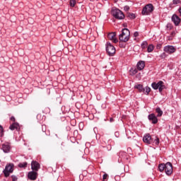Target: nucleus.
<instances>
[{
	"instance_id": "obj_27",
	"label": "nucleus",
	"mask_w": 181,
	"mask_h": 181,
	"mask_svg": "<svg viewBox=\"0 0 181 181\" xmlns=\"http://www.w3.org/2000/svg\"><path fill=\"white\" fill-rule=\"evenodd\" d=\"M76 5V0H71L70 1V6L74 7Z\"/></svg>"
},
{
	"instance_id": "obj_36",
	"label": "nucleus",
	"mask_w": 181,
	"mask_h": 181,
	"mask_svg": "<svg viewBox=\"0 0 181 181\" xmlns=\"http://www.w3.org/2000/svg\"><path fill=\"white\" fill-rule=\"evenodd\" d=\"M113 119H114L110 118V122H112Z\"/></svg>"
},
{
	"instance_id": "obj_2",
	"label": "nucleus",
	"mask_w": 181,
	"mask_h": 181,
	"mask_svg": "<svg viewBox=\"0 0 181 181\" xmlns=\"http://www.w3.org/2000/svg\"><path fill=\"white\" fill-rule=\"evenodd\" d=\"M111 15L115 18V19H124L125 18V16L124 15V13L121 11V10L118 8H112L111 11Z\"/></svg>"
},
{
	"instance_id": "obj_28",
	"label": "nucleus",
	"mask_w": 181,
	"mask_h": 181,
	"mask_svg": "<svg viewBox=\"0 0 181 181\" xmlns=\"http://www.w3.org/2000/svg\"><path fill=\"white\" fill-rule=\"evenodd\" d=\"M4 136V128L0 126V137Z\"/></svg>"
},
{
	"instance_id": "obj_22",
	"label": "nucleus",
	"mask_w": 181,
	"mask_h": 181,
	"mask_svg": "<svg viewBox=\"0 0 181 181\" xmlns=\"http://www.w3.org/2000/svg\"><path fill=\"white\" fill-rule=\"evenodd\" d=\"M147 52L151 53V52H153V46L152 45H148L147 48Z\"/></svg>"
},
{
	"instance_id": "obj_3",
	"label": "nucleus",
	"mask_w": 181,
	"mask_h": 181,
	"mask_svg": "<svg viewBox=\"0 0 181 181\" xmlns=\"http://www.w3.org/2000/svg\"><path fill=\"white\" fill-rule=\"evenodd\" d=\"M151 87L152 88H153V90H159L160 93H162V91L163 90V89L165 88V86L163 85V81H160L158 82V83H153L151 84Z\"/></svg>"
},
{
	"instance_id": "obj_26",
	"label": "nucleus",
	"mask_w": 181,
	"mask_h": 181,
	"mask_svg": "<svg viewBox=\"0 0 181 181\" xmlns=\"http://www.w3.org/2000/svg\"><path fill=\"white\" fill-rule=\"evenodd\" d=\"M128 17L130 18V19H135V14L129 13Z\"/></svg>"
},
{
	"instance_id": "obj_13",
	"label": "nucleus",
	"mask_w": 181,
	"mask_h": 181,
	"mask_svg": "<svg viewBox=\"0 0 181 181\" xmlns=\"http://www.w3.org/2000/svg\"><path fill=\"white\" fill-rule=\"evenodd\" d=\"M172 21L176 26L180 23V18L175 14L172 16Z\"/></svg>"
},
{
	"instance_id": "obj_12",
	"label": "nucleus",
	"mask_w": 181,
	"mask_h": 181,
	"mask_svg": "<svg viewBox=\"0 0 181 181\" xmlns=\"http://www.w3.org/2000/svg\"><path fill=\"white\" fill-rule=\"evenodd\" d=\"M36 177H37V173L35 171L28 173V179H30V180H36Z\"/></svg>"
},
{
	"instance_id": "obj_10",
	"label": "nucleus",
	"mask_w": 181,
	"mask_h": 181,
	"mask_svg": "<svg viewBox=\"0 0 181 181\" xmlns=\"http://www.w3.org/2000/svg\"><path fill=\"white\" fill-rule=\"evenodd\" d=\"M115 36H117L115 33H110L107 35V37L110 40H112L114 43H118V39H117Z\"/></svg>"
},
{
	"instance_id": "obj_25",
	"label": "nucleus",
	"mask_w": 181,
	"mask_h": 181,
	"mask_svg": "<svg viewBox=\"0 0 181 181\" xmlns=\"http://www.w3.org/2000/svg\"><path fill=\"white\" fill-rule=\"evenodd\" d=\"M27 165H28V163H20L18 165L19 168H26Z\"/></svg>"
},
{
	"instance_id": "obj_7",
	"label": "nucleus",
	"mask_w": 181,
	"mask_h": 181,
	"mask_svg": "<svg viewBox=\"0 0 181 181\" xmlns=\"http://www.w3.org/2000/svg\"><path fill=\"white\" fill-rule=\"evenodd\" d=\"M164 52L169 54H172V53H175V52H176V48L172 45H167L164 47Z\"/></svg>"
},
{
	"instance_id": "obj_35",
	"label": "nucleus",
	"mask_w": 181,
	"mask_h": 181,
	"mask_svg": "<svg viewBox=\"0 0 181 181\" xmlns=\"http://www.w3.org/2000/svg\"><path fill=\"white\" fill-rule=\"evenodd\" d=\"M163 56H165V53H163V54L160 55V57L163 58Z\"/></svg>"
},
{
	"instance_id": "obj_37",
	"label": "nucleus",
	"mask_w": 181,
	"mask_h": 181,
	"mask_svg": "<svg viewBox=\"0 0 181 181\" xmlns=\"http://www.w3.org/2000/svg\"><path fill=\"white\" fill-rule=\"evenodd\" d=\"M17 179L16 178H13V181H16Z\"/></svg>"
},
{
	"instance_id": "obj_34",
	"label": "nucleus",
	"mask_w": 181,
	"mask_h": 181,
	"mask_svg": "<svg viewBox=\"0 0 181 181\" xmlns=\"http://www.w3.org/2000/svg\"><path fill=\"white\" fill-rule=\"evenodd\" d=\"M11 121H13V122H15V117H11Z\"/></svg>"
},
{
	"instance_id": "obj_33",
	"label": "nucleus",
	"mask_w": 181,
	"mask_h": 181,
	"mask_svg": "<svg viewBox=\"0 0 181 181\" xmlns=\"http://www.w3.org/2000/svg\"><path fill=\"white\" fill-rule=\"evenodd\" d=\"M155 141H156V145H159V139L157 138Z\"/></svg>"
},
{
	"instance_id": "obj_16",
	"label": "nucleus",
	"mask_w": 181,
	"mask_h": 181,
	"mask_svg": "<svg viewBox=\"0 0 181 181\" xmlns=\"http://www.w3.org/2000/svg\"><path fill=\"white\" fill-rule=\"evenodd\" d=\"M134 88H136L139 90L140 93H144L145 92V88H144V86L141 84H138L134 86Z\"/></svg>"
},
{
	"instance_id": "obj_20",
	"label": "nucleus",
	"mask_w": 181,
	"mask_h": 181,
	"mask_svg": "<svg viewBox=\"0 0 181 181\" xmlns=\"http://www.w3.org/2000/svg\"><path fill=\"white\" fill-rule=\"evenodd\" d=\"M158 169L160 172H163V170H165V164L164 163L160 164L158 166Z\"/></svg>"
},
{
	"instance_id": "obj_23",
	"label": "nucleus",
	"mask_w": 181,
	"mask_h": 181,
	"mask_svg": "<svg viewBox=\"0 0 181 181\" xmlns=\"http://www.w3.org/2000/svg\"><path fill=\"white\" fill-rule=\"evenodd\" d=\"M144 91H145V93H146V95L149 94V93H151V88L146 86V87L144 88Z\"/></svg>"
},
{
	"instance_id": "obj_32",
	"label": "nucleus",
	"mask_w": 181,
	"mask_h": 181,
	"mask_svg": "<svg viewBox=\"0 0 181 181\" xmlns=\"http://www.w3.org/2000/svg\"><path fill=\"white\" fill-rule=\"evenodd\" d=\"M124 9V11H129V6H125Z\"/></svg>"
},
{
	"instance_id": "obj_1",
	"label": "nucleus",
	"mask_w": 181,
	"mask_h": 181,
	"mask_svg": "<svg viewBox=\"0 0 181 181\" xmlns=\"http://www.w3.org/2000/svg\"><path fill=\"white\" fill-rule=\"evenodd\" d=\"M131 33L128 28H124L122 30V34L119 35V39L121 42H128L129 40V36Z\"/></svg>"
},
{
	"instance_id": "obj_4",
	"label": "nucleus",
	"mask_w": 181,
	"mask_h": 181,
	"mask_svg": "<svg viewBox=\"0 0 181 181\" xmlns=\"http://www.w3.org/2000/svg\"><path fill=\"white\" fill-rule=\"evenodd\" d=\"M106 51L109 56H114L115 54V47L110 42H107L106 44Z\"/></svg>"
},
{
	"instance_id": "obj_31",
	"label": "nucleus",
	"mask_w": 181,
	"mask_h": 181,
	"mask_svg": "<svg viewBox=\"0 0 181 181\" xmlns=\"http://www.w3.org/2000/svg\"><path fill=\"white\" fill-rule=\"evenodd\" d=\"M107 177H108V175L104 174V175H103V181H105V179H107Z\"/></svg>"
},
{
	"instance_id": "obj_15",
	"label": "nucleus",
	"mask_w": 181,
	"mask_h": 181,
	"mask_svg": "<svg viewBox=\"0 0 181 181\" xmlns=\"http://www.w3.org/2000/svg\"><path fill=\"white\" fill-rule=\"evenodd\" d=\"M145 68V62L144 61H140L137 64V69L138 70H144Z\"/></svg>"
},
{
	"instance_id": "obj_18",
	"label": "nucleus",
	"mask_w": 181,
	"mask_h": 181,
	"mask_svg": "<svg viewBox=\"0 0 181 181\" xmlns=\"http://www.w3.org/2000/svg\"><path fill=\"white\" fill-rule=\"evenodd\" d=\"M19 127V124L16 123V122H14L13 123L9 129L11 130V131H13L14 129H18V127Z\"/></svg>"
},
{
	"instance_id": "obj_6",
	"label": "nucleus",
	"mask_w": 181,
	"mask_h": 181,
	"mask_svg": "<svg viewBox=\"0 0 181 181\" xmlns=\"http://www.w3.org/2000/svg\"><path fill=\"white\" fill-rule=\"evenodd\" d=\"M165 173L166 175H172V173L173 172V167L172 165V163L168 162L167 163H165Z\"/></svg>"
},
{
	"instance_id": "obj_29",
	"label": "nucleus",
	"mask_w": 181,
	"mask_h": 181,
	"mask_svg": "<svg viewBox=\"0 0 181 181\" xmlns=\"http://www.w3.org/2000/svg\"><path fill=\"white\" fill-rule=\"evenodd\" d=\"M173 2L175 5H177V4H179V2H180V0H173Z\"/></svg>"
},
{
	"instance_id": "obj_24",
	"label": "nucleus",
	"mask_w": 181,
	"mask_h": 181,
	"mask_svg": "<svg viewBox=\"0 0 181 181\" xmlns=\"http://www.w3.org/2000/svg\"><path fill=\"white\" fill-rule=\"evenodd\" d=\"M147 46H148V42H147L146 41L144 42L141 44V47H142V49L146 48Z\"/></svg>"
},
{
	"instance_id": "obj_8",
	"label": "nucleus",
	"mask_w": 181,
	"mask_h": 181,
	"mask_svg": "<svg viewBox=\"0 0 181 181\" xmlns=\"http://www.w3.org/2000/svg\"><path fill=\"white\" fill-rule=\"evenodd\" d=\"M12 172H13L12 165H6L5 170H4V173L6 177H8V176H9V173H12Z\"/></svg>"
},
{
	"instance_id": "obj_14",
	"label": "nucleus",
	"mask_w": 181,
	"mask_h": 181,
	"mask_svg": "<svg viewBox=\"0 0 181 181\" xmlns=\"http://www.w3.org/2000/svg\"><path fill=\"white\" fill-rule=\"evenodd\" d=\"M148 119L152 121V124H157L158 123V117L155 116L154 114H151L148 115Z\"/></svg>"
},
{
	"instance_id": "obj_21",
	"label": "nucleus",
	"mask_w": 181,
	"mask_h": 181,
	"mask_svg": "<svg viewBox=\"0 0 181 181\" xmlns=\"http://www.w3.org/2000/svg\"><path fill=\"white\" fill-rule=\"evenodd\" d=\"M130 76H134V74H136L138 73L137 69H130Z\"/></svg>"
},
{
	"instance_id": "obj_9",
	"label": "nucleus",
	"mask_w": 181,
	"mask_h": 181,
	"mask_svg": "<svg viewBox=\"0 0 181 181\" xmlns=\"http://www.w3.org/2000/svg\"><path fill=\"white\" fill-rule=\"evenodd\" d=\"M31 169L33 170H35V172H37L39 170V169H40V164H39V163H37V161H32Z\"/></svg>"
},
{
	"instance_id": "obj_17",
	"label": "nucleus",
	"mask_w": 181,
	"mask_h": 181,
	"mask_svg": "<svg viewBox=\"0 0 181 181\" xmlns=\"http://www.w3.org/2000/svg\"><path fill=\"white\" fill-rule=\"evenodd\" d=\"M2 149L4 152L8 153V152H9V151L11 150V147L9 146V144H3Z\"/></svg>"
},
{
	"instance_id": "obj_11",
	"label": "nucleus",
	"mask_w": 181,
	"mask_h": 181,
	"mask_svg": "<svg viewBox=\"0 0 181 181\" xmlns=\"http://www.w3.org/2000/svg\"><path fill=\"white\" fill-rule=\"evenodd\" d=\"M143 141L145 144L150 145L151 142H152V137H151V134H146L143 138Z\"/></svg>"
},
{
	"instance_id": "obj_30",
	"label": "nucleus",
	"mask_w": 181,
	"mask_h": 181,
	"mask_svg": "<svg viewBox=\"0 0 181 181\" xmlns=\"http://www.w3.org/2000/svg\"><path fill=\"white\" fill-rule=\"evenodd\" d=\"M134 37H138V36H139V33L138 32H135L134 33Z\"/></svg>"
},
{
	"instance_id": "obj_19",
	"label": "nucleus",
	"mask_w": 181,
	"mask_h": 181,
	"mask_svg": "<svg viewBox=\"0 0 181 181\" xmlns=\"http://www.w3.org/2000/svg\"><path fill=\"white\" fill-rule=\"evenodd\" d=\"M156 111L158 113L157 117H162L163 112L160 110V107H157Z\"/></svg>"
},
{
	"instance_id": "obj_5",
	"label": "nucleus",
	"mask_w": 181,
	"mask_h": 181,
	"mask_svg": "<svg viewBox=\"0 0 181 181\" xmlns=\"http://www.w3.org/2000/svg\"><path fill=\"white\" fill-rule=\"evenodd\" d=\"M153 11V6L152 4H147L144 7L142 11V15H149L151 12Z\"/></svg>"
}]
</instances>
